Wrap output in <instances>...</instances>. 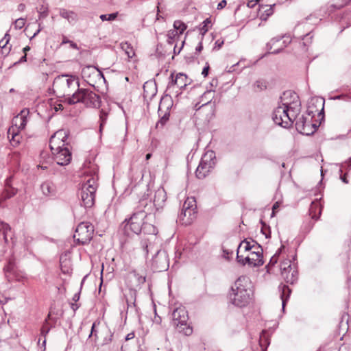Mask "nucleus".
<instances>
[{
    "label": "nucleus",
    "instance_id": "obj_1",
    "mask_svg": "<svg viewBox=\"0 0 351 351\" xmlns=\"http://www.w3.org/2000/svg\"><path fill=\"white\" fill-rule=\"evenodd\" d=\"M300 112V102L293 101L291 104H283L274 109L272 114L274 122L282 128L291 127Z\"/></svg>",
    "mask_w": 351,
    "mask_h": 351
},
{
    "label": "nucleus",
    "instance_id": "obj_2",
    "mask_svg": "<svg viewBox=\"0 0 351 351\" xmlns=\"http://www.w3.org/2000/svg\"><path fill=\"white\" fill-rule=\"evenodd\" d=\"M319 103L322 106V110L324 109V101L317 97L311 98L308 103V109L306 110L307 116L304 114L296 117L295 128L298 132L302 134L309 136L315 133L317 128L316 123H311V119L315 117V114H318L319 110H313L311 108V105H314Z\"/></svg>",
    "mask_w": 351,
    "mask_h": 351
},
{
    "label": "nucleus",
    "instance_id": "obj_3",
    "mask_svg": "<svg viewBox=\"0 0 351 351\" xmlns=\"http://www.w3.org/2000/svg\"><path fill=\"white\" fill-rule=\"evenodd\" d=\"M252 291L250 282L247 277H239L231 288L230 300L232 303L239 307H243L249 304Z\"/></svg>",
    "mask_w": 351,
    "mask_h": 351
},
{
    "label": "nucleus",
    "instance_id": "obj_4",
    "mask_svg": "<svg viewBox=\"0 0 351 351\" xmlns=\"http://www.w3.org/2000/svg\"><path fill=\"white\" fill-rule=\"evenodd\" d=\"M98 175L96 167L93 168V173L87 175L80 190L81 205L85 208H91L95 204V192L98 184Z\"/></svg>",
    "mask_w": 351,
    "mask_h": 351
},
{
    "label": "nucleus",
    "instance_id": "obj_5",
    "mask_svg": "<svg viewBox=\"0 0 351 351\" xmlns=\"http://www.w3.org/2000/svg\"><path fill=\"white\" fill-rule=\"evenodd\" d=\"M54 92L59 97H71L73 91L80 88L78 77L69 74L57 76L53 81Z\"/></svg>",
    "mask_w": 351,
    "mask_h": 351
},
{
    "label": "nucleus",
    "instance_id": "obj_6",
    "mask_svg": "<svg viewBox=\"0 0 351 351\" xmlns=\"http://www.w3.org/2000/svg\"><path fill=\"white\" fill-rule=\"evenodd\" d=\"M64 101L69 105L82 103L91 108H99L101 104L100 97L87 88L77 89L71 97L64 98Z\"/></svg>",
    "mask_w": 351,
    "mask_h": 351
},
{
    "label": "nucleus",
    "instance_id": "obj_7",
    "mask_svg": "<svg viewBox=\"0 0 351 351\" xmlns=\"http://www.w3.org/2000/svg\"><path fill=\"white\" fill-rule=\"evenodd\" d=\"M149 215H150L149 212H145V209L143 208H139L138 205L131 217L128 220L125 219L123 222L125 223L124 232L128 236L132 233L138 234L142 231L145 218Z\"/></svg>",
    "mask_w": 351,
    "mask_h": 351
},
{
    "label": "nucleus",
    "instance_id": "obj_8",
    "mask_svg": "<svg viewBox=\"0 0 351 351\" xmlns=\"http://www.w3.org/2000/svg\"><path fill=\"white\" fill-rule=\"evenodd\" d=\"M189 316L185 308L179 306L171 313V324L176 330L184 335H191L193 328L188 323Z\"/></svg>",
    "mask_w": 351,
    "mask_h": 351
},
{
    "label": "nucleus",
    "instance_id": "obj_9",
    "mask_svg": "<svg viewBox=\"0 0 351 351\" xmlns=\"http://www.w3.org/2000/svg\"><path fill=\"white\" fill-rule=\"evenodd\" d=\"M167 199V193L163 188H159L155 192L153 201L143 198L138 202V208H145L150 214L154 210L162 208Z\"/></svg>",
    "mask_w": 351,
    "mask_h": 351
},
{
    "label": "nucleus",
    "instance_id": "obj_10",
    "mask_svg": "<svg viewBox=\"0 0 351 351\" xmlns=\"http://www.w3.org/2000/svg\"><path fill=\"white\" fill-rule=\"evenodd\" d=\"M215 153L208 150L202 156L200 162L195 171L198 179H204L210 172L215 165Z\"/></svg>",
    "mask_w": 351,
    "mask_h": 351
},
{
    "label": "nucleus",
    "instance_id": "obj_11",
    "mask_svg": "<svg viewBox=\"0 0 351 351\" xmlns=\"http://www.w3.org/2000/svg\"><path fill=\"white\" fill-rule=\"evenodd\" d=\"M93 224L88 221H83L77 226L73 238L77 243L86 245L93 239Z\"/></svg>",
    "mask_w": 351,
    "mask_h": 351
},
{
    "label": "nucleus",
    "instance_id": "obj_12",
    "mask_svg": "<svg viewBox=\"0 0 351 351\" xmlns=\"http://www.w3.org/2000/svg\"><path fill=\"white\" fill-rule=\"evenodd\" d=\"M169 261L168 254L165 250H157L152 260V267L155 271L160 272L168 269Z\"/></svg>",
    "mask_w": 351,
    "mask_h": 351
},
{
    "label": "nucleus",
    "instance_id": "obj_13",
    "mask_svg": "<svg viewBox=\"0 0 351 351\" xmlns=\"http://www.w3.org/2000/svg\"><path fill=\"white\" fill-rule=\"evenodd\" d=\"M69 134L64 130H59L56 132L50 138L49 147L51 150H58L64 146H67L66 143Z\"/></svg>",
    "mask_w": 351,
    "mask_h": 351
},
{
    "label": "nucleus",
    "instance_id": "obj_14",
    "mask_svg": "<svg viewBox=\"0 0 351 351\" xmlns=\"http://www.w3.org/2000/svg\"><path fill=\"white\" fill-rule=\"evenodd\" d=\"M53 158L56 163L60 166L67 165L71 160V152L68 145L62 147L58 150H51Z\"/></svg>",
    "mask_w": 351,
    "mask_h": 351
},
{
    "label": "nucleus",
    "instance_id": "obj_15",
    "mask_svg": "<svg viewBox=\"0 0 351 351\" xmlns=\"http://www.w3.org/2000/svg\"><path fill=\"white\" fill-rule=\"evenodd\" d=\"M170 77L171 81L169 82L167 88V90H169V92L173 91L175 86H177L180 89H182L189 84V79L187 76L182 73H178L175 78L173 77V73H171Z\"/></svg>",
    "mask_w": 351,
    "mask_h": 351
},
{
    "label": "nucleus",
    "instance_id": "obj_16",
    "mask_svg": "<svg viewBox=\"0 0 351 351\" xmlns=\"http://www.w3.org/2000/svg\"><path fill=\"white\" fill-rule=\"evenodd\" d=\"M274 38L267 44V48L269 53L276 54L282 51L290 43L289 38Z\"/></svg>",
    "mask_w": 351,
    "mask_h": 351
},
{
    "label": "nucleus",
    "instance_id": "obj_17",
    "mask_svg": "<svg viewBox=\"0 0 351 351\" xmlns=\"http://www.w3.org/2000/svg\"><path fill=\"white\" fill-rule=\"evenodd\" d=\"M29 114V110L27 108H23L18 115L13 118L11 127H14L16 130L19 131L25 129L28 121L27 117Z\"/></svg>",
    "mask_w": 351,
    "mask_h": 351
},
{
    "label": "nucleus",
    "instance_id": "obj_18",
    "mask_svg": "<svg viewBox=\"0 0 351 351\" xmlns=\"http://www.w3.org/2000/svg\"><path fill=\"white\" fill-rule=\"evenodd\" d=\"M131 289L140 287L146 280L145 276L137 273L136 271H131L128 275Z\"/></svg>",
    "mask_w": 351,
    "mask_h": 351
},
{
    "label": "nucleus",
    "instance_id": "obj_19",
    "mask_svg": "<svg viewBox=\"0 0 351 351\" xmlns=\"http://www.w3.org/2000/svg\"><path fill=\"white\" fill-rule=\"evenodd\" d=\"M245 259L248 262V265L252 266H261L264 263L263 254H258L252 251L246 254Z\"/></svg>",
    "mask_w": 351,
    "mask_h": 351
},
{
    "label": "nucleus",
    "instance_id": "obj_20",
    "mask_svg": "<svg viewBox=\"0 0 351 351\" xmlns=\"http://www.w3.org/2000/svg\"><path fill=\"white\" fill-rule=\"evenodd\" d=\"M196 217L195 210H182V212L179 215V219L182 221V224L189 225L192 223L193 219Z\"/></svg>",
    "mask_w": 351,
    "mask_h": 351
},
{
    "label": "nucleus",
    "instance_id": "obj_21",
    "mask_svg": "<svg viewBox=\"0 0 351 351\" xmlns=\"http://www.w3.org/2000/svg\"><path fill=\"white\" fill-rule=\"evenodd\" d=\"M163 105H164V104L162 102H160V104L159 105L158 114H159V116L160 117V119L156 123V128H162L165 125V123L167 122L169 119V116H170L169 107H170V105H168L166 107L167 110L165 112H163L162 109Z\"/></svg>",
    "mask_w": 351,
    "mask_h": 351
},
{
    "label": "nucleus",
    "instance_id": "obj_22",
    "mask_svg": "<svg viewBox=\"0 0 351 351\" xmlns=\"http://www.w3.org/2000/svg\"><path fill=\"white\" fill-rule=\"evenodd\" d=\"M59 14L61 17L66 19L70 24H75L77 19V14L72 11L68 10L64 8H60L59 10Z\"/></svg>",
    "mask_w": 351,
    "mask_h": 351
},
{
    "label": "nucleus",
    "instance_id": "obj_23",
    "mask_svg": "<svg viewBox=\"0 0 351 351\" xmlns=\"http://www.w3.org/2000/svg\"><path fill=\"white\" fill-rule=\"evenodd\" d=\"M281 274L287 283L293 284L298 280V271L294 267H291Z\"/></svg>",
    "mask_w": 351,
    "mask_h": 351
},
{
    "label": "nucleus",
    "instance_id": "obj_24",
    "mask_svg": "<svg viewBox=\"0 0 351 351\" xmlns=\"http://www.w3.org/2000/svg\"><path fill=\"white\" fill-rule=\"evenodd\" d=\"M19 130H16L14 127H10L8 132V137L10 138L12 146H17L21 141V136L19 134Z\"/></svg>",
    "mask_w": 351,
    "mask_h": 351
},
{
    "label": "nucleus",
    "instance_id": "obj_25",
    "mask_svg": "<svg viewBox=\"0 0 351 351\" xmlns=\"http://www.w3.org/2000/svg\"><path fill=\"white\" fill-rule=\"evenodd\" d=\"M278 289H279V291H280V297L282 300V310H284L285 304L289 298L291 291L289 289V287L285 285H280L278 287Z\"/></svg>",
    "mask_w": 351,
    "mask_h": 351
},
{
    "label": "nucleus",
    "instance_id": "obj_26",
    "mask_svg": "<svg viewBox=\"0 0 351 351\" xmlns=\"http://www.w3.org/2000/svg\"><path fill=\"white\" fill-rule=\"evenodd\" d=\"M41 191L45 196H52L56 193V187L50 181L44 182L41 186Z\"/></svg>",
    "mask_w": 351,
    "mask_h": 351
},
{
    "label": "nucleus",
    "instance_id": "obj_27",
    "mask_svg": "<svg viewBox=\"0 0 351 351\" xmlns=\"http://www.w3.org/2000/svg\"><path fill=\"white\" fill-rule=\"evenodd\" d=\"M253 248V243L252 239L251 241H248L247 239H244L242 241L238 248H237V252L239 253H249L252 251Z\"/></svg>",
    "mask_w": 351,
    "mask_h": 351
},
{
    "label": "nucleus",
    "instance_id": "obj_28",
    "mask_svg": "<svg viewBox=\"0 0 351 351\" xmlns=\"http://www.w3.org/2000/svg\"><path fill=\"white\" fill-rule=\"evenodd\" d=\"M18 190L14 187L5 188L0 195V201H5L14 197Z\"/></svg>",
    "mask_w": 351,
    "mask_h": 351
},
{
    "label": "nucleus",
    "instance_id": "obj_29",
    "mask_svg": "<svg viewBox=\"0 0 351 351\" xmlns=\"http://www.w3.org/2000/svg\"><path fill=\"white\" fill-rule=\"evenodd\" d=\"M214 95L215 91L213 90L210 89L205 91L201 97V101L204 102L202 106L210 103L214 98Z\"/></svg>",
    "mask_w": 351,
    "mask_h": 351
},
{
    "label": "nucleus",
    "instance_id": "obj_30",
    "mask_svg": "<svg viewBox=\"0 0 351 351\" xmlns=\"http://www.w3.org/2000/svg\"><path fill=\"white\" fill-rule=\"evenodd\" d=\"M142 231L147 234L155 235L158 233V230L154 225L144 222Z\"/></svg>",
    "mask_w": 351,
    "mask_h": 351
},
{
    "label": "nucleus",
    "instance_id": "obj_31",
    "mask_svg": "<svg viewBox=\"0 0 351 351\" xmlns=\"http://www.w3.org/2000/svg\"><path fill=\"white\" fill-rule=\"evenodd\" d=\"M197 206H196V201L193 197H187L186 199L184 201L182 209V210H196Z\"/></svg>",
    "mask_w": 351,
    "mask_h": 351
},
{
    "label": "nucleus",
    "instance_id": "obj_32",
    "mask_svg": "<svg viewBox=\"0 0 351 351\" xmlns=\"http://www.w3.org/2000/svg\"><path fill=\"white\" fill-rule=\"evenodd\" d=\"M3 270L8 278H11V275L15 272V264L14 261L10 260L8 264L4 267Z\"/></svg>",
    "mask_w": 351,
    "mask_h": 351
},
{
    "label": "nucleus",
    "instance_id": "obj_33",
    "mask_svg": "<svg viewBox=\"0 0 351 351\" xmlns=\"http://www.w3.org/2000/svg\"><path fill=\"white\" fill-rule=\"evenodd\" d=\"M121 49L125 51L128 58H132L134 56V51L130 44L124 43L121 45Z\"/></svg>",
    "mask_w": 351,
    "mask_h": 351
},
{
    "label": "nucleus",
    "instance_id": "obj_34",
    "mask_svg": "<svg viewBox=\"0 0 351 351\" xmlns=\"http://www.w3.org/2000/svg\"><path fill=\"white\" fill-rule=\"evenodd\" d=\"M173 27L175 29L178 30V32L180 35L182 34L184 30L186 29V25L185 23L182 22L181 21H176L173 23Z\"/></svg>",
    "mask_w": 351,
    "mask_h": 351
},
{
    "label": "nucleus",
    "instance_id": "obj_35",
    "mask_svg": "<svg viewBox=\"0 0 351 351\" xmlns=\"http://www.w3.org/2000/svg\"><path fill=\"white\" fill-rule=\"evenodd\" d=\"M39 20L43 19L48 16L49 9L47 5H41L38 10Z\"/></svg>",
    "mask_w": 351,
    "mask_h": 351
},
{
    "label": "nucleus",
    "instance_id": "obj_36",
    "mask_svg": "<svg viewBox=\"0 0 351 351\" xmlns=\"http://www.w3.org/2000/svg\"><path fill=\"white\" fill-rule=\"evenodd\" d=\"M117 16H118V12H114V13H111V14H101L99 16V18L102 21H112L117 19Z\"/></svg>",
    "mask_w": 351,
    "mask_h": 351
},
{
    "label": "nucleus",
    "instance_id": "obj_37",
    "mask_svg": "<svg viewBox=\"0 0 351 351\" xmlns=\"http://www.w3.org/2000/svg\"><path fill=\"white\" fill-rule=\"evenodd\" d=\"M108 117V114L103 110L100 111L99 114V121H100V125H99V132H101L103 127L106 123Z\"/></svg>",
    "mask_w": 351,
    "mask_h": 351
},
{
    "label": "nucleus",
    "instance_id": "obj_38",
    "mask_svg": "<svg viewBox=\"0 0 351 351\" xmlns=\"http://www.w3.org/2000/svg\"><path fill=\"white\" fill-rule=\"evenodd\" d=\"M167 42L169 44H172L173 40L176 38V37L179 36L180 34L178 32V30L173 29H171L167 33Z\"/></svg>",
    "mask_w": 351,
    "mask_h": 351
},
{
    "label": "nucleus",
    "instance_id": "obj_39",
    "mask_svg": "<svg viewBox=\"0 0 351 351\" xmlns=\"http://www.w3.org/2000/svg\"><path fill=\"white\" fill-rule=\"evenodd\" d=\"M211 23V20L210 18L206 19L202 23V26L200 27V32L202 36L208 32V25Z\"/></svg>",
    "mask_w": 351,
    "mask_h": 351
},
{
    "label": "nucleus",
    "instance_id": "obj_40",
    "mask_svg": "<svg viewBox=\"0 0 351 351\" xmlns=\"http://www.w3.org/2000/svg\"><path fill=\"white\" fill-rule=\"evenodd\" d=\"M99 322H94L92 325V327H91V330H90V335H88V338H91V337H94V339L95 341L97 340V333H98V331L96 329V327H97V325H99Z\"/></svg>",
    "mask_w": 351,
    "mask_h": 351
},
{
    "label": "nucleus",
    "instance_id": "obj_41",
    "mask_svg": "<svg viewBox=\"0 0 351 351\" xmlns=\"http://www.w3.org/2000/svg\"><path fill=\"white\" fill-rule=\"evenodd\" d=\"M25 24V19H23V18L17 19L14 23V28L16 29H21L24 27Z\"/></svg>",
    "mask_w": 351,
    "mask_h": 351
},
{
    "label": "nucleus",
    "instance_id": "obj_42",
    "mask_svg": "<svg viewBox=\"0 0 351 351\" xmlns=\"http://www.w3.org/2000/svg\"><path fill=\"white\" fill-rule=\"evenodd\" d=\"M292 267L290 260H285L280 264L281 272L288 270V269Z\"/></svg>",
    "mask_w": 351,
    "mask_h": 351
},
{
    "label": "nucleus",
    "instance_id": "obj_43",
    "mask_svg": "<svg viewBox=\"0 0 351 351\" xmlns=\"http://www.w3.org/2000/svg\"><path fill=\"white\" fill-rule=\"evenodd\" d=\"M253 243V248L252 250V252L258 253V254H263V248L262 247L255 241L252 240Z\"/></svg>",
    "mask_w": 351,
    "mask_h": 351
},
{
    "label": "nucleus",
    "instance_id": "obj_44",
    "mask_svg": "<svg viewBox=\"0 0 351 351\" xmlns=\"http://www.w3.org/2000/svg\"><path fill=\"white\" fill-rule=\"evenodd\" d=\"M333 99H343L346 101H351V93L349 94H341L339 95L335 96Z\"/></svg>",
    "mask_w": 351,
    "mask_h": 351
},
{
    "label": "nucleus",
    "instance_id": "obj_45",
    "mask_svg": "<svg viewBox=\"0 0 351 351\" xmlns=\"http://www.w3.org/2000/svg\"><path fill=\"white\" fill-rule=\"evenodd\" d=\"M245 256L242 254V253L237 252V259L239 263L242 264L243 265H245L246 264H248V262H247L245 259Z\"/></svg>",
    "mask_w": 351,
    "mask_h": 351
},
{
    "label": "nucleus",
    "instance_id": "obj_46",
    "mask_svg": "<svg viewBox=\"0 0 351 351\" xmlns=\"http://www.w3.org/2000/svg\"><path fill=\"white\" fill-rule=\"evenodd\" d=\"M284 248V245H282L280 248L278 249V250L276 252V253L275 254V255L271 258L270 260V262H269V264H272V265H274L275 263H277V260H278V258L277 256H278V254L282 252V249Z\"/></svg>",
    "mask_w": 351,
    "mask_h": 351
},
{
    "label": "nucleus",
    "instance_id": "obj_47",
    "mask_svg": "<svg viewBox=\"0 0 351 351\" xmlns=\"http://www.w3.org/2000/svg\"><path fill=\"white\" fill-rule=\"evenodd\" d=\"M3 39H4L5 43H3V45H2V49H5V51H7V49H6L5 47H6L7 44L8 43V42H9V40H10V34H8V32H7V33L5 34V36H4V37H3Z\"/></svg>",
    "mask_w": 351,
    "mask_h": 351
},
{
    "label": "nucleus",
    "instance_id": "obj_48",
    "mask_svg": "<svg viewBox=\"0 0 351 351\" xmlns=\"http://www.w3.org/2000/svg\"><path fill=\"white\" fill-rule=\"evenodd\" d=\"M89 71H93V73H96L97 71H95V67H93V66H86V68L83 69L82 70V74L84 75H86V73L87 72H89Z\"/></svg>",
    "mask_w": 351,
    "mask_h": 351
},
{
    "label": "nucleus",
    "instance_id": "obj_49",
    "mask_svg": "<svg viewBox=\"0 0 351 351\" xmlns=\"http://www.w3.org/2000/svg\"><path fill=\"white\" fill-rule=\"evenodd\" d=\"M154 311H155V317L153 319V322L156 324H160L161 322H162L161 317L157 315L156 310Z\"/></svg>",
    "mask_w": 351,
    "mask_h": 351
},
{
    "label": "nucleus",
    "instance_id": "obj_50",
    "mask_svg": "<svg viewBox=\"0 0 351 351\" xmlns=\"http://www.w3.org/2000/svg\"><path fill=\"white\" fill-rule=\"evenodd\" d=\"M208 71H209V65L208 63H206V65L204 66V68L202 70V74L204 77H206L208 74Z\"/></svg>",
    "mask_w": 351,
    "mask_h": 351
},
{
    "label": "nucleus",
    "instance_id": "obj_51",
    "mask_svg": "<svg viewBox=\"0 0 351 351\" xmlns=\"http://www.w3.org/2000/svg\"><path fill=\"white\" fill-rule=\"evenodd\" d=\"M226 4H227L226 1V0H222V1H221L218 3V5H217V8L218 10H221V9H223V8L226 5Z\"/></svg>",
    "mask_w": 351,
    "mask_h": 351
},
{
    "label": "nucleus",
    "instance_id": "obj_52",
    "mask_svg": "<svg viewBox=\"0 0 351 351\" xmlns=\"http://www.w3.org/2000/svg\"><path fill=\"white\" fill-rule=\"evenodd\" d=\"M223 40H217L215 43V49H219L221 47V46L223 45Z\"/></svg>",
    "mask_w": 351,
    "mask_h": 351
},
{
    "label": "nucleus",
    "instance_id": "obj_53",
    "mask_svg": "<svg viewBox=\"0 0 351 351\" xmlns=\"http://www.w3.org/2000/svg\"><path fill=\"white\" fill-rule=\"evenodd\" d=\"M27 61V55L26 54H24V56H23L20 60L19 61H17L16 62L14 63V64H20V63H22V62H25Z\"/></svg>",
    "mask_w": 351,
    "mask_h": 351
},
{
    "label": "nucleus",
    "instance_id": "obj_54",
    "mask_svg": "<svg viewBox=\"0 0 351 351\" xmlns=\"http://www.w3.org/2000/svg\"><path fill=\"white\" fill-rule=\"evenodd\" d=\"M184 43V41H182V47H180L178 49H177V47L176 46L174 47L173 51H174L175 54L180 53V51H181V49H182V48L183 47Z\"/></svg>",
    "mask_w": 351,
    "mask_h": 351
},
{
    "label": "nucleus",
    "instance_id": "obj_55",
    "mask_svg": "<svg viewBox=\"0 0 351 351\" xmlns=\"http://www.w3.org/2000/svg\"><path fill=\"white\" fill-rule=\"evenodd\" d=\"M25 8H26V6H25V5L24 3H20L18 5L17 10L19 12H23L25 10Z\"/></svg>",
    "mask_w": 351,
    "mask_h": 351
},
{
    "label": "nucleus",
    "instance_id": "obj_56",
    "mask_svg": "<svg viewBox=\"0 0 351 351\" xmlns=\"http://www.w3.org/2000/svg\"><path fill=\"white\" fill-rule=\"evenodd\" d=\"M346 165H348L349 168H351V158H350L348 161L345 162V163L341 165V168L345 167Z\"/></svg>",
    "mask_w": 351,
    "mask_h": 351
},
{
    "label": "nucleus",
    "instance_id": "obj_57",
    "mask_svg": "<svg viewBox=\"0 0 351 351\" xmlns=\"http://www.w3.org/2000/svg\"><path fill=\"white\" fill-rule=\"evenodd\" d=\"M80 291L78 293L74 294V295L73 297V300L75 302H77L80 300Z\"/></svg>",
    "mask_w": 351,
    "mask_h": 351
},
{
    "label": "nucleus",
    "instance_id": "obj_58",
    "mask_svg": "<svg viewBox=\"0 0 351 351\" xmlns=\"http://www.w3.org/2000/svg\"><path fill=\"white\" fill-rule=\"evenodd\" d=\"M203 49V45H202V42H199L198 45L196 47V51L197 52H200Z\"/></svg>",
    "mask_w": 351,
    "mask_h": 351
},
{
    "label": "nucleus",
    "instance_id": "obj_59",
    "mask_svg": "<svg viewBox=\"0 0 351 351\" xmlns=\"http://www.w3.org/2000/svg\"><path fill=\"white\" fill-rule=\"evenodd\" d=\"M71 308H72V310L73 311H76L78 309V308H79V305L77 304H75V303H72L71 304Z\"/></svg>",
    "mask_w": 351,
    "mask_h": 351
},
{
    "label": "nucleus",
    "instance_id": "obj_60",
    "mask_svg": "<svg viewBox=\"0 0 351 351\" xmlns=\"http://www.w3.org/2000/svg\"><path fill=\"white\" fill-rule=\"evenodd\" d=\"M217 84H218V80L217 79H213L210 83L211 86H215V87H216L217 86Z\"/></svg>",
    "mask_w": 351,
    "mask_h": 351
},
{
    "label": "nucleus",
    "instance_id": "obj_61",
    "mask_svg": "<svg viewBox=\"0 0 351 351\" xmlns=\"http://www.w3.org/2000/svg\"><path fill=\"white\" fill-rule=\"evenodd\" d=\"M279 207V203L276 202L272 206L273 212H272V216L274 215V210L277 209Z\"/></svg>",
    "mask_w": 351,
    "mask_h": 351
},
{
    "label": "nucleus",
    "instance_id": "obj_62",
    "mask_svg": "<svg viewBox=\"0 0 351 351\" xmlns=\"http://www.w3.org/2000/svg\"><path fill=\"white\" fill-rule=\"evenodd\" d=\"M10 182H11V178H9L8 179H6L5 180V188H7V187H12L10 186Z\"/></svg>",
    "mask_w": 351,
    "mask_h": 351
},
{
    "label": "nucleus",
    "instance_id": "obj_63",
    "mask_svg": "<svg viewBox=\"0 0 351 351\" xmlns=\"http://www.w3.org/2000/svg\"><path fill=\"white\" fill-rule=\"evenodd\" d=\"M63 110V106L60 104H58L56 106H55V110Z\"/></svg>",
    "mask_w": 351,
    "mask_h": 351
},
{
    "label": "nucleus",
    "instance_id": "obj_64",
    "mask_svg": "<svg viewBox=\"0 0 351 351\" xmlns=\"http://www.w3.org/2000/svg\"><path fill=\"white\" fill-rule=\"evenodd\" d=\"M49 328H47V329L42 328L41 334L45 337L47 335V334L49 332Z\"/></svg>",
    "mask_w": 351,
    "mask_h": 351
}]
</instances>
